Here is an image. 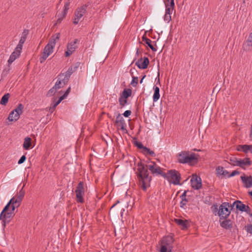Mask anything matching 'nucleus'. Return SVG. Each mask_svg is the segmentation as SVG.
I'll return each instance as SVG.
<instances>
[{
	"instance_id": "obj_40",
	"label": "nucleus",
	"mask_w": 252,
	"mask_h": 252,
	"mask_svg": "<svg viewBox=\"0 0 252 252\" xmlns=\"http://www.w3.org/2000/svg\"><path fill=\"white\" fill-rule=\"evenodd\" d=\"M246 231L250 234H252V224H248L245 227Z\"/></svg>"
},
{
	"instance_id": "obj_7",
	"label": "nucleus",
	"mask_w": 252,
	"mask_h": 252,
	"mask_svg": "<svg viewBox=\"0 0 252 252\" xmlns=\"http://www.w3.org/2000/svg\"><path fill=\"white\" fill-rule=\"evenodd\" d=\"M76 194V201L78 203H83L84 202V199L83 196L85 194V188H84V183L80 181L75 190Z\"/></svg>"
},
{
	"instance_id": "obj_64",
	"label": "nucleus",
	"mask_w": 252,
	"mask_h": 252,
	"mask_svg": "<svg viewBox=\"0 0 252 252\" xmlns=\"http://www.w3.org/2000/svg\"><path fill=\"white\" fill-rule=\"evenodd\" d=\"M249 151L252 153V145H250V150H249Z\"/></svg>"
},
{
	"instance_id": "obj_54",
	"label": "nucleus",
	"mask_w": 252,
	"mask_h": 252,
	"mask_svg": "<svg viewBox=\"0 0 252 252\" xmlns=\"http://www.w3.org/2000/svg\"><path fill=\"white\" fill-rule=\"evenodd\" d=\"M60 37V33H57L55 35H52L51 38H54L55 39V41L56 42V40L57 39H59Z\"/></svg>"
},
{
	"instance_id": "obj_29",
	"label": "nucleus",
	"mask_w": 252,
	"mask_h": 252,
	"mask_svg": "<svg viewBox=\"0 0 252 252\" xmlns=\"http://www.w3.org/2000/svg\"><path fill=\"white\" fill-rule=\"evenodd\" d=\"M9 97H10L9 94L7 93V94H5L4 95L2 96V97L1 99V100L0 101V103L3 105H6L8 102V99H9Z\"/></svg>"
},
{
	"instance_id": "obj_16",
	"label": "nucleus",
	"mask_w": 252,
	"mask_h": 252,
	"mask_svg": "<svg viewBox=\"0 0 252 252\" xmlns=\"http://www.w3.org/2000/svg\"><path fill=\"white\" fill-rule=\"evenodd\" d=\"M21 52V50H19L18 49L16 48L15 51L12 53L8 60V64H11L17 58H18L20 56Z\"/></svg>"
},
{
	"instance_id": "obj_34",
	"label": "nucleus",
	"mask_w": 252,
	"mask_h": 252,
	"mask_svg": "<svg viewBox=\"0 0 252 252\" xmlns=\"http://www.w3.org/2000/svg\"><path fill=\"white\" fill-rule=\"evenodd\" d=\"M132 79L130 82V85H131L133 87H136L138 83V77H135L134 76H132Z\"/></svg>"
},
{
	"instance_id": "obj_49",
	"label": "nucleus",
	"mask_w": 252,
	"mask_h": 252,
	"mask_svg": "<svg viewBox=\"0 0 252 252\" xmlns=\"http://www.w3.org/2000/svg\"><path fill=\"white\" fill-rule=\"evenodd\" d=\"M70 90H71L70 87H69L67 89V90L65 91V92L64 93L63 95L62 96L63 97V98H65L68 95V94H69V93L70 92Z\"/></svg>"
},
{
	"instance_id": "obj_56",
	"label": "nucleus",
	"mask_w": 252,
	"mask_h": 252,
	"mask_svg": "<svg viewBox=\"0 0 252 252\" xmlns=\"http://www.w3.org/2000/svg\"><path fill=\"white\" fill-rule=\"evenodd\" d=\"M186 202L187 201H183V200H182V201L180 202V207L184 208L185 206H186Z\"/></svg>"
},
{
	"instance_id": "obj_57",
	"label": "nucleus",
	"mask_w": 252,
	"mask_h": 252,
	"mask_svg": "<svg viewBox=\"0 0 252 252\" xmlns=\"http://www.w3.org/2000/svg\"><path fill=\"white\" fill-rule=\"evenodd\" d=\"M228 175H229V172H228V171H227L226 170H224L223 171H222V176H228Z\"/></svg>"
},
{
	"instance_id": "obj_10",
	"label": "nucleus",
	"mask_w": 252,
	"mask_h": 252,
	"mask_svg": "<svg viewBox=\"0 0 252 252\" xmlns=\"http://www.w3.org/2000/svg\"><path fill=\"white\" fill-rule=\"evenodd\" d=\"M149 64V60L148 58L144 57L143 58L142 57L138 60L135 63V65L139 68L142 69H146Z\"/></svg>"
},
{
	"instance_id": "obj_8",
	"label": "nucleus",
	"mask_w": 252,
	"mask_h": 252,
	"mask_svg": "<svg viewBox=\"0 0 252 252\" xmlns=\"http://www.w3.org/2000/svg\"><path fill=\"white\" fill-rule=\"evenodd\" d=\"M23 105L19 103L18 106L10 113L8 120L10 122L17 121L20 118V115L23 113Z\"/></svg>"
},
{
	"instance_id": "obj_59",
	"label": "nucleus",
	"mask_w": 252,
	"mask_h": 252,
	"mask_svg": "<svg viewBox=\"0 0 252 252\" xmlns=\"http://www.w3.org/2000/svg\"><path fill=\"white\" fill-rule=\"evenodd\" d=\"M169 0H164V4H165V7H166V6L168 7V5L169 4L170 2H169Z\"/></svg>"
},
{
	"instance_id": "obj_14",
	"label": "nucleus",
	"mask_w": 252,
	"mask_h": 252,
	"mask_svg": "<svg viewBox=\"0 0 252 252\" xmlns=\"http://www.w3.org/2000/svg\"><path fill=\"white\" fill-rule=\"evenodd\" d=\"M29 30H24L22 32V36L19 40V42L18 44L17 45L16 48L18 49V50H22L23 45L25 43L26 40L27 36L29 34Z\"/></svg>"
},
{
	"instance_id": "obj_11",
	"label": "nucleus",
	"mask_w": 252,
	"mask_h": 252,
	"mask_svg": "<svg viewBox=\"0 0 252 252\" xmlns=\"http://www.w3.org/2000/svg\"><path fill=\"white\" fill-rule=\"evenodd\" d=\"M243 49L246 52H251L252 51V32L249 34L248 38L244 42Z\"/></svg>"
},
{
	"instance_id": "obj_33",
	"label": "nucleus",
	"mask_w": 252,
	"mask_h": 252,
	"mask_svg": "<svg viewBox=\"0 0 252 252\" xmlns=\"http://www.w3.org/2000/svg\"><path fill=\"white\" fill-rule=\"evenodd\" d=\"M64 98H63V97H62V96L61 97H59V99L54 103L53 106H52V107H51L50 108V111H53L55 109V108L57 107V106L60 103V102L63 100L64 99Z\"/></svg>"
},
{
	"instance_id": "obj_46",
	"label": "nucleus",
	"mask_w": 252,
	"mask_h": 252,
	"mask_svg": "<svg viewBox=\"0 0 252 252\" xmlns=\"http://www.w3.org/2000/svg\"><path fill=\"white\" fill-rule=\"evenodd\" d=\"M26 159V157L25 155H23L20 159L18 160V163L19 164H22L25 162Z\"/></svg>"
},
{
	"instance_id": "obj_21",
	"label": "nucleus",
	"mask_w": 252,
	"mask_h": 252,
	"mask_svg": "<svg viewBox=\"0 0 252 252\" xmlns=\"http://www.w3.org/2000/svg\"><path fill=\"white\" fill-rule=\"evenodd\" d=\"M142 41L145 42V43L147 44L148 47H149L153 51L155 52L157 51V49L152 45V41L150 39L148 38L144 35L142 36Z\"/></svg>"
},
{
	"instance_id": "obj_42",
	"label": "nucleus",
	"mask_w": 252,
	"mask_h": 252,
	"mask_svg": "<svg viewBox=\"0 0 252 252\" xmlns=\"http://www.w3.org/2000/svg\"><path fill=\"white\" fill-rule=\"evenodd\" d=\"M164 20L169 23L171 20V14H165L164 16Z\"/></svg>"
},
{
	"instance_id": "obj_30",
	"label": "nucleus",
	"mask_w": 252,
	"mask_h": 252,
	"mask_svg": "<svg viewBox=\"0 0 252 252\" xmlns=\"http://www.w3.org/2000/svg\"><path fill=\"white\" fill-rule=\"evenodd\" d=\"M238 151H243L245 153H247L250 150V145H239L237 149Z\"/></svg>"
},
{
	"instance_id": "obj_2",
	"label": "nucleus",
	"mask_w": 252,
	"mask_h": 252,
	"mask_svg": "<svg viewBox=\"0 0 252 252\" xmlns=\"http://www.w3.org/2000/svg\"><path fill=\"white\" fill-rule=\"evenodd\" d=\"M25 195V191L22 188L17 194L13 197L4 207L0 215V220H2L4 226L10 221V218L14 215L16 208H18Z\"/></svg>"
},
{
	"instance_id": "obj_63",
	"label": "nucleus",
	"mask_w": 252,
	"mask_h": 252,
	"mask_svg": "<svg viewBox=\"0 0 252 252\" xmlns=\"http://www.w3.org/2000/svg\"><path fill=\"white\" fill-rule=\"evenodd\" d=\"M107 116L109 118L113 120L114 119L112 118V116L110 114H109V113L107 114Z\"/></svg>"
},
{
	"instance_id": "obj_36",
	"label": "nucleus",
	"mask_w": 252,
	"mask_h": 252,
	"mask_svg": "<svg viewBox=\"0 0 252 252\" xmlns=\"http://www.w3.org/2000/svg\"><path fill=\"white\" fill-rule=\"evenodd\" d=\"M231 164L234 166H238L239 159L235 157H232L229 158Z\"/></svg>"
},
{
	"instance_id": "obj_41",
	"label": "nucleus",
	"mask_w": 252,
	"mask_h": 252,
	"mask_svg": "<svg viewBox=\"0 0 252 252\" xmlns=\"http://www.w3.org/2000/svg\"><path fill=\"white\" fill-rule=\"evenodd\" d=\"M74 72V71H73V70H72V68L71 67H69L67 71H66L65 73H64V75H65V76H67V77H68L69 78L70 77V76Z\"/></svg>"
},
{
	"instance_id": "obj_22",
	"label": "nucleus",
	"mask_w": 252,
	"mask_h": 252,
	"mask_svg": "<svg viewBox=\"0 0 252 252\" xmlns=\"http://www.w3.org/2000/svg\"><path fill=\"white\" fill-rule=\"evenodd\" d=\"M154 93L153 96V101L156 102L157 101L160 97L159 94V87L155 86L153 88Z\"/></svg>"
},
{
	"instance_id": "obj_20",
	"label": "nucleus",
	"mask_w": 252,
	"mask_h": 252,
	"mask_svg": "<svg viewBox=\"0 0 252 252\" xmlns=\"http://www.w3.org/2000/svg\"><path fill=\"white\" fill-rule=\"evenodd\" d=\"M233 205H235L236 209L238 211L243 212L245 210L246 205L243 203V202L240 200H236L233 202Z\"/></svg>"
},
{
	"instance_id": "obj_15",
	"label": "nucleus",
	"mask_w": 252,
	"mask_h": 252,
	"mask_svg": "<svg viewBox=\"0 0 252 252\" xmlns=\"http://www.w3.org/2000/svg\"><path fill=\"white\" fill-rule=\"evenodd\" d=\"M87 7V5L86 4H84L80 7L77 8L74 13L75 16L77 17V19H81V18L86 13Z\"/></svg>"
},
{
	"instance_id": "obj_3",
	"label": "nucleus",
	"mask_w": 252,
	"mask_h": 252,
	"mask_svg": "<svg viewBox=\"0 0 252 252\" xmlns=\"http://www.w3.org/2000/svg\"><path fill=\"white\" fill-rule=\"evenodd\" d=\"M198 155L195 153H190L189 151H183L176 155L178 162L182 164L193 165L198 162Z\"/></svg>"
},
{
	"instance_id": "obj_17",
	"label": "nucleus",
	"mask_w": 252,
	"mask_h": 252,
	"mask_svg": "<svg viewBox=\"0 0 252 252\" xmlns=\"http://www.w3.org/2000/svg\"><path fill=\"white\" fill-rule=\"evenodd\" d=\"M241 178L245 188H250L252 187V177L251 176H241Z\"/></svg>"
},
{
	"instance_id": "obj_1",
	"label": "nucleus",
	"mask_w": 252,
	"mask_h": 252,
	"mask_svg": "<svg viewBox=\"0 0 252 252\" xmlns=\"http://www.w3.org/2000/svg\"><path fill=\"white\" fill-rule=\"evenodd\" d=\"M137 178L141 188L144 191L150 186V183L152 179L150 176L148 170L154 176H161L166 177L165 173L163 172L162 168L155 162L146 161L139 162L137 163Z\"/></svg>"
},
{
	"instance_id": "obj_18",
	"label": "nucleus",
	"mask_w": 252,
	"mask_h": 252,
	"mask_svg": "<svg viewBox=\"0 0 252 252\" xmlns=\"http://www.w3.org/2000/svg\"><path fill=\"white\" fill-rule=\"evenodd\" d=\"M220 225L226 229H231L233 227L232 221L226 219L222 221H220Z\"/></svg>"
},
{
	"instance_id": "obj_53",
	"label": "nucleus",
	"mask_w": 252,
	"mask_h": 252,
	"mask_svg": "<svg viewBox=\"0 0 252 252\" xmlns=\"http://www.w3.org/2000/svg\"><path fill=\"white\" fill-rule=\"evenodd\" d=\"M73 52L67 49V50L65 52V56L69 57L70 56Z\"/></svg>"
},
{
	"instance_id": "obj_45",
	"label": "nucleus",
	"mask_w": 252,
	"mask_h": 252,
	"mask_svg": "<svg viewBox=\"0 0 252 252\" xmlns=\"http://www.w3.org/2000/svg\"><path fill=\"white\" fill-rule=\"evenodd\" d=\"M174 8L169 7H165V13L167 14H171L173 11V10Z\"/></svg>"
},
{
	"instance_id": "obj_24",
	"label": "nucleus",
	"mask_w": 252,
	"mask_h": 252,
	"mask_svg": "<svg viewBox=\"0 0 252 252\" xmlns=\"http://www.w3.org/2000/svg\"><path fill=\"white\" fill-rule=\"evenodd\" d=\"M32 139L30 137H27L24 139L23 143V148L24 149L28 150H29L31 146Z\"/></svg>"
},
{
	"instance_id": "obj_39",
	"label": "nucleus",
	"mask_w": 252,
	"mask_h": 252,
	"mask_svg": "<svg viewBox=\"0 0 252 252\" xmlns=\"http://www.w3.org/2000/svg\"><path fill=\"white\" fill-rule=\"evenodd\" d=\"M134 145L138 148V149H141L142 151L144 150V149L145 148V146H143V145L142 144V143L140 142H138V141H136L135 143H134Z\"/></svg>"
},
{
	"instance_id": "obj_19",
	"label": "nucleus",
	"mask_w": 252,
	"mask_h": 252,
	"mask_svg": "<svg viewBox=\"0 0 252 252\" xmlns=\"http://www.w3.org/2000/svg\"><path fill=\"white\" fill-rule=\"evenodd\" d=\"M252 164V161L250 158H246L243 159H239L238 166L244 168L245 166H250Z\"/></svg>"
},
{
	"instance_id": "obj_28",
	"label": "nucleus",
	"mask_w": 252,
	"mask_h": 252,
	"mask_svg": "<svg viewBox=\"0 0 252 252\" xmlns=\"http://www.w3.org/2000/svg\"><path fill=\"white\" fill-rule=\"evenodd\" d=\"M78 41V40L77 39H75L73 42L68 43L67 47V49L74 52L77 48L75 44L77 43Z\"/></svg>"
},
{
	"instance_id": "obj_32",
	"label": "nucleus",
	"mask_w": 252,
	"mask_h": 252,
	"mask_svg": "<svg viewBox=\"0 0 252 252\" xmlns=\"http://www.w3.org/2000/svg\"><path fill=\"white\" fill-rule=\"evenodd\" d=\"M57 90V88L55 87V86L54 85L51 89L49 90V91L48 92L47 94V96H48V97H50L52 95H53V94H54L56 92V91Z\"/></svg>"
},
{
	"instance_id": "obj_5",
	"label": "nucleus",
	"mask_w": 252,
	"mask_h": 252,
	"mask_svg": "<svg viewBox=\"0 0 252 252\" xmlns=\"http://www.w3.org/2000/svg\"><path fill=\"white\" fill-rule=\"evenodd\" d=\"M166 177H163L166 179L170 183L174 185H181L180 181L181 180V174L176 170H168L167 173H165Z\"/></svg>"
},
{
	"instance_id": "obj_55",
	"label": "nucleus",
	"mask_w": 252,
	"mask_h": 252,
	"mask_svg": "<svg viewBox=\"0 0 252 252\" xmlns=\"http://www.w3.org/2000/svg\"><path fill=\"white\" fill-rule=\"evenodd\" d=\"M65 17V16H63V15L61 17H59L57 21V24H60L61 23L63 19Z\"/></svg>"
},
{
	"instance_id": "obj_25",
	"label": "nucleus",
	"mask_w": 252,
	"mask_h": 252,
	"mask_svg": "<svg viewBox=\"0 0 252 252\" xmlns=\"http://www.w3.org/2000/svg\"><path fill=\"white\" fill-rule=\"evenodd\" d=\"M58 78L61 81L63 85H65L68 82L70 78L65 76L64 73H61L59 75Z\"/></svg>"
},
{
	"instance_id": "obj_6",
	"label": "nucleus",
	"mask_w": 252,
	"mask_h": 252,
	"mask_svg": "<svg viewBox=\"0 0 252 252\" xmlns=\"http://www.w3.org/2000/svg\"><path fill=\"white\" fill-rule=\"evenodd\" d=\"M229 208V203L228 202H223L220 206L218 215L220 217V220L226 219L229 216L231 211Z\"/></svg>"
},
{
	"instance_id": "obj_60",
	"label": "nucleus",
	"mask_w": 252,
	"mask_h": 252,
	"mask_svg": "<svg viewBox=\"0 0 252 252\" xmlns=\"http://www.w3.org/2000/svg\"><path fill=\"white\" fill-rule=\"evenodd\" d=\"M250 137L252 139V124L251 126V131L250 133Z\"/></svg>"
},
{
	"instance_id": "obj_37",
	"label": "nucleus",
	"mask_w": 252,
	"mask_h": 252,
	"mask_svg": "<svg viewBox=\"0 0 252 252\" xmlns=\"http://www.w3.org/2000/svg\"><path fill=\"white\" fill-rule=\"evenodd\" d=\"M69 5H70L69 2H67L65 3V4L64 5V9L63 12V16H66L67 11H68V9L69 8Z\"/></svg>"
},
{
	"instance_id": "obj_27",
	"label": "nucleus",
	"mask_w": 252,
	"mask_h": 252,
	"mask_svg": "<svg viewBox=\"0 0 252 252\" xmlns=\"http://www.w3.org/2000/svg\"><path fill=\"white\" fill-rule=\"evenodd\" d=\"M132 91L130 89H124L121 96L124 98H127L131 95Z\"/></svg>"
},
{
	"instance_id": "obj_52",
	"label": "nucleus",
	"mask_w": 252,
	"mask_h": 252,
	"mask_svg": "<svg viewBox=\"0 0 252 252\" xmlns=\"http://www.w3.org/2000/svg\"><path fill=\"white\" fill-rule=\"evenodd\" d=\"M245 210L246 211H244L243 212H246L247 214H248L250 216V214H251V210L249 206H246Z\"/></svg>"
},
{
	"instance_id": "obj_62",
	"label": "nucleus",
	"mask_w": 252,
	"mask_h": 252,
	"mask_svg": "<svg viewBox=\"0 0 252 252\" xmlns=\"http://www.w3.org/2000/svg\"><path fill=\"white\" fill-rule=\"evenodd\" d=\"M145 77H146V75H144L143 76V77L141 78V79L140 80V84H142V82H143V79L145 78Z\"/></svg>"
},
{
	"instance_id": "obj_38",
	"label": "nucleus",
	"mask_w": 252,
	"mask_h": 252,
	"mask_svg": "<svg viewBox=\"0 0 252 252\" xmlns=\"http://www.w3.org/2000/svg\"><path fill=\"white\" fill-rule=\"evenodd\" d=\"M62 83H63L61 82V81L58 78V80L56 83H55V86L57 88V89H59L60 88H63L64 86V85H63Z\"/></svg>"
},
{
	"instance_id": "obj_35",
	"label": "nucleus",
	"mask_w": 252,
	"mask_h": 252,
	"mask_svg": "<svg viewBox=\"0 0 252 252\" xmlns=\"http://www.w3.org/2000/svg\"><path fill=\"white\" fill-rule=\"evenodd\" d=\"M224 168L221 166H218L216 169V174L217 176H222V172L223 171Z\"/></svg>"
},
{
	"instance_id": "obj_51",
	"label": "nucleus",
	"mask_w": 252,
	"mask_h": 252,
	"mask_svg": "<svg viewBox=\"0 0 252 252\" xmlns=\"http://www.w3.org/2000/svg\"><path fill=\"white\" fill-rule=\"evenodd\" d=\"M131 114V111L130 110H126L124 113L123 115L125 117H128Z\"/></svg>"
},
{
	"instance_id": "obj_4",
	"label": "nucleus",
	"mask_w": 252,
	"mask_h": 252,
	"mask_svg": "<svg viewBox=\"0 0 252 252\" xmlns=\"http://www.w3.org/2000/svg\"><path fill=\"white\" fill-rule=\"evenodd\" d=\"M56 45L54 38H50L48 43L44 47L42 56L40 58V62L43 63L48 56L53 52V49Z\"/></svg>"
},
{
	"instance_id": "obj_47",
	"label": "nucleus",
	"mask_w": 252,
	"mask_h": 252,
	"mask_svg": "<svg viewBox=\"0 0 252 252\" xmlns=\"http://www.w3.org/2000/svg\"><path fill=\"white\" fill-rule=\"evenodd\" d=\"M240 174V172L237 170L233 171L231 173L228 175V177H231L234 176L236 175H239Z\"/></svg>"
},
{
	"instance_id": "obj_13",
	"label": "nucleus",
	"mask_w": 252,
	"mask_h": 252,
	"mask_svg": "<svg viewBox=\"0 0 252 252\" xmlns=\"http://www.w3.org/2000/svg\"><path fill=\"white\" fill-rule=\"evenodd\" d=\"M174 221L181 227L182 230L187 229L190 226L189 222L188 220L175 219Z\"/></svg>"
},
{
	"instance_id": "obj_61",
	"label": "nucleus",
	"mask_w": 252,
	"mask_h": 252,
	"mask_svg": "<svg viewBox=\"0 0 252 252\" xmlns=\"http://www.w3.org/2000/svg\"><path fill=\"white\" fill-rule=\"evenodd\" d=\"M234 206H235V205H233V203L232 204L229 203V208H230L229 210H232Z\"/></svg>"
},
{
	"instance_id": "obj_58",
	"label": "nucleus",
	"mask_w": 252,
	"mask_h": 252,
	"mask_svg": "<svg viewBox=\"0 0 252 252\" xmlns=\"http://www.w3.org/2000/svg\"><path fill=\"white\" fill-rule=\"evenodd\" d=\"M80 20V19H77V17L75 16V18L73 21V24L75 25H77L78 23Z\"/></svg>"
},
{
	"instance_id": "obj_50",
	"label": "nucleus",
	"mask_w": 252,
	"mask_h": 252,
	"mask_svg": "<svg viewBox=\"0 0 252 252\" xmlns=\"http://www.w3.org/2000/svg\"><path fill=\"white\" fill-rule=\"evenodd\" d=\"M170 3L169 5H168V7H171L172 8H174L175 7V3H174V0H169Z\"/></svg>"
},
{
	"instance_id": "obj_9",
	"label": "nucleus",
	"mask_w": 252,
	"mask_h": 252,
	"mask_svg": "<svg viewBox=\"0 0 252 252\" xmlns=\"http://www.w3.org/2000/svg\"><path fill=\"white\" fill-rule=\"evenodd\" d=\"M191 186L195 189H199L202 187V181L201 178L196 175H193L190 180Z\"/></svg>"
},
{
	"instance_id": "obj_44",
	"label": "nucleus",
	"mask_w": 252,
	"mask_h": 252,
	"mask_svg": "<svg viewBox=\"0 0 252 252\" xmlns=\"http://www.w3.org/2000/svg\"><path fill=\"white\" fill-rule=\"evenodd\" d=\"M80 64V63L79 62H77L73 66H70V67L72 68V70L74 72L77 69V68L79 67Z\"/></svg>"
},
{
	"instance_id": "obj_31",
	"label": "nucleus",
	"mask_w": 252,
	"mask_h": 252,
	"mask_svg": "<svg viewBox=\"0 0 252 252\" xmlns=\"http://www.w3.org/2000/svg\"><path fill=\"white\" fill-rule=\"evenodd\" d=\"M119 102L121 108H122L127 103V100L126 98H124V97L120 96L119 98Z\"/></svg>"
},
{
	"instance_id": "obj_43",
	"label": "nucleus",
	"mask_w": 252,
	"mask_h": 252,
	"mask_svg": "<svg viewBox=\"0 0 252 252\" xmlns=\"http://www.w3.org/2000/svg\"><path fill=\"white\" fill-rule=\"evenodd\" d=\"M80 64V63L79 62H77L73 66H70V67L72 68V70L74 72L77 69V68L79 67Z\"/></svg>"
},
{
	"instance_id": "obj_26",
	"label": "nucleus",
	"mask_w": 252,
	"mask_h": 252,
	"mask_svg": "<svg viewBox=\"0 0 252 252\" xmlns=\"http://www.w3.org/2000/svg\"><path fill=\"white\" fill-rule=\"evenodd\" d=\"M142 153L146 156H150L152 157H156V154L154 151L147 148L146 147H145L144 150L142 151Z\"/></svg>"
},
{
	"instance_id": "obj_12",
	"label": "nucleus",
	"mask_w": 252,
	"mask_h": 252,
	"mask_svg": "<svg viewBox=\"0 0 252 252\" xmlns=\"http://www.w3.org/2000/svg\"><path fill=\"white\" fill-rule=\"evenodd\" d=\"M116 125H119L121 126V129L123 130H126V124L123 117L121 116V114L118 113L116 117V119L115 122Z\"/></svg>"
},
{
	"instance_id": "obj_48",
	"label": "nucleus",
	"mask_w": 252,
	"mask_h": 252,
	"mask_svg": "<svg viewBox=\"0 0 252 252\" xmlns=\"http://www.w3.org/2000/svg\"><path fill=\"white\" fill-rule=\"evenodd\" d=\"M186 194L187 191L185 190L183 193L181 195L180 197L183 201H188V200L186 199Z\"/></svg>"
},
{
	"instance_id": "obj_23",
	"label": "nucleus",
	"mask_w": 252,
	"mask_h": 252,
	"mask_svg": "<svg viewBox=\"0 0 252 252\" xmlns=\"http://www.w3.org/2000/svg\"><path fill=\"white\" fill-rule=\"evenodd\" d=\"M171 250L167 243L165 244L164 241L161 242L160 249L159 252H171Z\"/></svg>"
}]
</instances>
